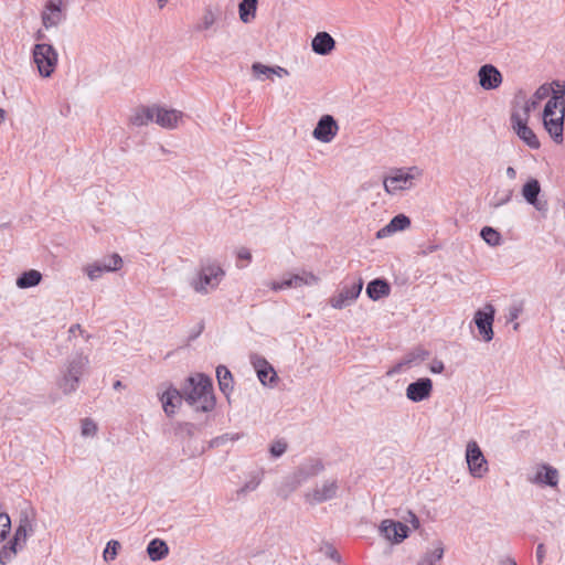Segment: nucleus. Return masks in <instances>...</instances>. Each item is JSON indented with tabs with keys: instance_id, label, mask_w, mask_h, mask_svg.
Returning a JSON list of instances; mask_svg holds the SVG:
<instances>
[{
	"instance_id": "obj_43",
	"label": "nucleus",
	"mask_w": 565,
	"mask_h": 565,
	"mask_svg": "<svg viewBox=\"0 0 565 565\" xmlns=\"http://www.w3.org/2000/svg\"><path fill=\"white\" fill-rule=\"evenodd\" d=\"M269 286H270V289L274 291H279V290L288 289V288H295L290 275L285 276L279 281H271Z\"/></svg>"
},
{
	"instance_id": "obj_41",
	"label": "nucleus",
	"mask_w": 565,
	"mask_h": 565,
	"mask_svg": "<svg viewBox=\"0 0 565 565\" xmlns=\"http://www.w3.org/2000/svg\"><path fill=\"white\" fill-rule=\"evenodd\" d=\"M11 530V520L7 513H0V542L4 541Z\"/></svg>"
},
{
	"instance_id": "obj_2",
	"label": "nucleus",
	"mask_w": 565,
	"mask_h": 565,
	"mask_svg": "<svg viewBox=\"0 0 565 565\" xmlns=\"http://www.w3.org/2000/svg\"><path fill=\"white\" fill-rule=\"evenodd\" d=\"M87 365L88 358L82 352H76L67 358L64 367L61 370L62 375L57 380V386L65 395L77 390L81 376Z\"/></svg>"
},
{
	"instance_id": "obj_8",
	"label": "nucleus",
	"mask_w": 565,
	"mask_h": 565,
	"mask_svg": "<svg viewBox=\"0 0 565 565\" xmlns=\"http://www.w3.org/2000/svg\"><path fill=\"white\" fill-rule=\"evenodd\" d=\"M250 363L253 364L259 382L264 386L274 387L279 377L274 366L262 355L253 353L250 354Z\"/></svg>"
},
{
	"instance_id": "obj_7",
	"label": "nucleus",
	"mask_w": 565,
	"mask_h": 565,
	"mask_svg": "<svg viewBox=\"0 0 565 565\" xmlns=\"http://www.w3.org/2000/svg\"><path fill=\"white\" fill-rule=\"evenodd\" d=\"M494 312L493 306L488 303L483 309H478L475 313L473 322L484 342H490L493 339Z\"/></svg>"
},
{
	"instance_id": "obj_1",
	"label": "nucleus",
	"mask_w": 565,
	"mask_h": 565,
	"mask_svg": "<svg viewBox=\"0 0 565 565\" xmlns=\"http://www.w3.org/2000/svg\"><path fill=\"white\" fill-rule=\"evenodd\" d=\"M184 402L191 406L194 412L210 413L215 408L216 398L213 390L212 379L204 374L198 373L185 380L181 387Z\"/></svg>"
},
{
	"instance_id": "obj_52",
	"label": "nucleus",
	"mask_w": 565,
	"mask_h": 565,
	"mask_svg": "<svg viewBox=\"0 0 565 565\" xmlns=\"http://www.w3.org/2000/svg\"><path fill=\"white\" fill-rule=\"evenodd\" d=\"M537 106H539V100L536 98H530V99L525 100L524 106H523V113H524V118H526V120H529L531 111L534 110Z\"/></svg>"
},
{
	"instance_id": "obj_14",
	"label": "nucleus",
	"mask_w": 565,
	"mask_h": 565,
	"mask_svg": "<svg viewBox=\"0 0 565 565\" xmlns=\"http://www.w3.org/2000/svg\"><path fill=\"white\" fill-rule=\"evenodd\" d=\"M338 130L339 126L334 117L331 115H323L318 120L317 126L312 131V136L315 139L327 143L333 140Z\"/></svg>"
},
{
	"instance_id": "obj_28",
	"label": "nucleus",
	"mask_w": 565,
	"mask_h": 565,
	"mask_svg": "<svg viewBox=\"0 0 565 565\" xmlns=\"http://www.w3.org/2000/svg\"><path fill=\"white\" fill-rule=\"evenodd\" d=\"M147 554L152 562H159L169 554V546L161 539H153L148 543Z\"/></svg>"
},
{
	"instance_id": "obj_64",
	"label": "nucleus",
	"mask_w": 565,
	"mask_h": 565,
	"mask_svg": "<svg viewBox=\"0 0 565 565\" xmlns=\"http://www.w3.org/2000/svg\"><path fill=\"white\" fill-rule=\"evenodd\" d=\"M500 565H518V564L514 559L507 557L500 562Z\"/></svg>"
},
{
	"instance_id": "obj_24",
	"label": "nucleus",
	"mask_w": 565,
	"mask_h": 565,
	"mask_svg": "<svg viewBox=\"0 0 565 565\" xmlns=\"http://www.w3.org/2000/svg\"><path fill=\"white\" fill-rule=\"evenodd\" d=\"M532 482L555 488L558 484V471L551 465L543 463L532 479Z\"/></svg>"
},
{
	"instance_id": "obj_34",
	"label": "nucleus",
	"mask_w": 565,
	"mask_h": 565,
	"mask_svg": "<svg viewBox=\"0 0 565 565\" xmlns=\"http://www.w3.org/2000/svg\"><path fill=\"white\" fill-rule=\"evenodd\" d=\"M429 356V351L418 347L404 355V364L407 366H412L413 364H418L425 361Z\"/></svg>"
},
{
	"instance_id": "obj_37",
	"label": "nucleus",
	"mask_w": 565,
	"mask_h": 565,
	"mask_svg": "<svg viewBox=\"0 0 565 565\" xmlns=\"http://www.w3.org/2000/svg\"><path fill=\"white\" fill-rule=\"evenodd\" d=\"M292 279V284L295 288L301 287L303 285L312 286L318 284L319 278L312 273L303 271L302 274L290 275Z\"/></svg>"
},
{
	"instance_id": "obj_42",
	"label": "nucleus",
	"mask_w": 565,
	"mask_h": 565,
	"mask_svg": "<svg viewBox=\"0 0 565 565\" xmlns=\"http://www.w3.org/2000/svg\"><path fill=\"white\" fill-rule=\"evenodd\" d=\"M239 437H241L239 434H235V435L224 434V435L217 436L209 443V448H217L220 446H223L226 441L237 440V439H239Z\"/></svg>"
},
{
	"instance_id": "obj_59",
	"label": "nucleus",
	"mask_w": 565,
	"mask_h": 565,
	"mask_svg": "<svg viewBox=\"0 0 565 565\" xmlns=\"http://www.w3.org/2000/svg\"><path fill=\"white\" fill-rule=\"evenodd\" d=\"M393 233H394V231L391 230V225L388 223L384 227H382L380 231H377L376 237L377 238H383V237H386V236H388V235H391Z\"/></svg>"
},
{
	"instance_id": "obj_18",
	"label": "nucleus",
	"mask_w": 565,
	"mask_h": 565,
	"mask_svg": "<svg viewBox=\"0 0 565 565\" xmlns=\"http://www.w3.org/2000/svg\"><path fill=\"white\" fill-rule=\"evenodd\" d=\"M339 490L338 481H326L321 487L315 488L306 494V499L311 504H319L337 497Z\"/></svg>"
},
{
	"instance_id": "obj_6",
	"label": "nucleus",
	"mask_w": 565,
	"mask_h": 565,
	"mask_svg": "<svg viewBox=\"0 0 565 565\" xmlns=\"http://www.w3.org/2000/svg\"><path fill=\"white\" fill-rule=\"evenodd\" d=\"M466 461L469 472L475 478H482L489 470L488 461L483 456L479 445L470 440L466 447Z\"/></svg>"
},
{
	"instance_id": "obj_45",
	"label": "nucleus",
	"mask_w": 565,
	"mask_h": 565,
	"mask_svg": "<svg viewBox=\"0 0 565 565\" xmlns=\"http://www.w3.org/2000/svg\"><path fill=\"white\" fill-rule=\"evenodd\" d=\"M81 429L83 436H93L97 431V425L92 418H84Z\"/></svg>"
},
{
	"instance_id": "obj_11",
	"label": "nucleus",
	"mask_w": 565,
	"mask_h": 565,
	"mask_svg": "<svg viewBox=\"0 0 565 565\" xmlns=\"http://www.w3.org/2000/svg\"><path fill=\"white\" fill-rule=\"evenodd\" d=\"M511 124L518 137L531 149H539L541 142L535 132L527 126L526 118H522L518 111L511 114Z\"/></svg>"
},
{
	"instance_id": "obj_16",
	"label": "nucleus",
	"mask_w": 565,
	"mask_h": 565,
	"mask_svg": "<svg viewBox=\"0 0 565 565\" xmlns=\"http://www.w3.org/2000/svg\"><path fill=\"white\" fill-rule=\"evenodd\" d=\"M479 85L486 90L497 89L502 84L501 72L492 64H484L478 71Z\"/></svg>"
},
{
	"instance_id": "obj_33",
	"label": "nucleus",
	"mask_w": 565,
	"mask_h": 565,
	"mask_svg": "<svg viewBox=\"0 0 565 565\" xmlns=\"http://www.w3.org/2000/svg\"><path fill=\"white\" fill-rule=\"evenodd\" d=\"M443 556L444 545L440 541H438L434 551L427 552L420 557L418 565H435V563L440 561Z\"/></svg>"
},
{
	"instance_id": "obj_46",
	"label": "nucleus",
	"mask_w": 565,
	"mask_h": 565,
	"mask_svg": "<svg viewBox=\"0 0 565 565\" xmlns=\"http://www.w3.org/2000/svg\"><path fill=\"white\" fill-rule=\"evenodd\" d=\"M196 429H199V426L190 422H181L177 424V430L184 433L189 438L194 436Z\"/></svg>"
},
{
	"instance_id": "obj_3",
	"label": "nucleus",
	"mask_w": 565,
	"mask_h": 565,
	"mask_svg": "<svg viewBox=\"0 0 565 565\" xmlns=\"http://www.w3.org/2000/svg\"><path fill=\"white\" fill-rule=\"evenodd\" d=\"M224 276L225 271L218 264L207 262L201 264L198 279H194L191 286L196 292L207 294L209 289H215L220 285Z\"/></svg>"
},
{
	"instance_id": "obj_50",
	"label": "nucleus",
	"mask_w": 565,
	"mask_h": 565,
	"mask_svg": "<svg viewBox=\"0 0 565 565\" xmlns=\"http://www.w3.org/2000/svg\"><path fill=\"white\" fill-rule=\"evenodd\" d=\"M18 525L25 527L31 533L34 532L32 520L26 511L20 513Z\"/></svg>"
},
{
	"instance_id": "obj_53",
	"label": "nucleus",
	"mask_w": 565,
	"mask_h": 565,
	"mask_svg": "<svg viewBox=\"0 0 565 565\" xmlns=\"http://www.w3.org/2000/svg\"><path fill=\"white\" fill-rule=\"evenodd\" d=\"M326 555L333 559L334 562H337L338 564L341 563V555L332 545L327 546Z\"/></svg>"
},
{
	"instance_id": "obj_62",
	"label": "nucleus",
	"mask_w": 565,
	"mask_h": 565,
	"mask_svg": "<svg viewBox=\"0 0 565 565\" xmlns=\"http://www.w3.org/2000/svg\"><path fill=\"white\" fill-rule=\"evenodd\" d=\"M271 68H273L271 74H275L278 77H282V76L289 75L288 70H286L285 67L275 65V66H271Z\"/></svg>"
},
{
	"instance_id": "obj_44",
	"label": "nucleus",
	"mask_w": 565,
	"mask_h": 565,
	"mask_svg": "<svg viewBox=\"0 0 565 565\" xmlns=\"http://www.w3.org/2000/svg\"><path fill=\"white\" fill-rule=\"evenodd\" d=\"M513 196V190H508L504 194L500 195L499 192H497L493 196V201L491 202V205L494 207L502 206L511 201Z\"/></svg>"
},
{
	"instance_id": "obj_17",
	"label": "nucleus",
	"mask_w": 565,
	"mask_h": 565,
	"mask_svg": "<svg viewBox=\"0 0 565 565\" xmlns=\"http://www.w3.org/2000/svg\"><path fill=\"white\" fill-rule=\"evenodd\" d=\"M412 180L413 175L411 173L396 169L392 175L383 179L384 190L388 194H395L397 191L408 189Z\"/></svg>"
},
{
	"instance_id": "obj_36",
	"label": "nucleus",
	"mask_w": 565,
	"mask_h": 565,
	"mask_svg": "<svg viewBox=\"0 0 565 565\" xmlns=\"http://www.w3.org/2000/svg\"><path fill=\"white\" fill-rule=\"evenodd\" d=\"M215 22H216V14L212 10V7L207 6L204 9L202 21L194 26V30L199 31V32L210 30Z\"/></svg>"
},
{
	"instance_id": "obj_39",
	"label": "nucleus",
	"mask_w": 565,
	"mask_h": 565,
	"mask_svg": "<svg viewBox=\"0 0 565 565\" xmlns=\"http://www.w3.org/2000/svg\"><path fill=\"white\" fill-rule=\"evenodd\" d=\"M121 545L116 540H110L104 550V559L106 562L114 561L116 556L118 555V552L120 550Z\"/></svg>"
},
{
	"instance_id": "obj_49",
	"label": "nucleus",
	"mask_w": 565,
	"mask_h": 565,
	"mask_svg": "<svg viewBox=\"0 0 565 565\" xmlns=\"http://www.w3.org/2000/svg\"><path fill=\"white\" fill-rule=\"evenodd\" d=\"M32 534L25 527L18 525L12 537L25 545L28 537Z\"/></svg>"
},
{
	"instance_id": "obj_60",
	"label": "nucleus",
	"mask_w": 565,
	"mask_h": 565,
	"mask_svg": "<svg viewBox=\"0 0 565 565\" xmlns=\"http://www.w3.org/2000/svg\"><path fill=\"white\" fill-rule=\"evenodd\" d=\"M204 330V322L201 321L199 324H198V329L192 331L190 334H189V338L188 340L189 341H193L195 340Z\"/></svg>"
},
{
	"instance_id": "obj_61",
	"label": "nucleus",
	"mask_w": 565,
	"mask_h": 565,
	"mask_svg": "<svg viewBox=\"0 0 565 565\" xmlns=\"http://www.w3.org/2000/svg\"><path fill=\"white\" fill-rule=\"evenodd\" d=\"M545 557V546L543 543H540L536 547V559L539 564H542Z\"/></svg>"
},
{
	"instance_id": "obj_31",
	"label": "nucleus",
	"mask_w": 565,
	"mask_h": 565,
	"mask_svg": "<svg viewBox=\"0 0 565 565\" xmlns=\"http://www.w3.org/2000/svg\"><path fill=\"white\" fill-rule=\"evenodd\" d=\"M258 0H241L238 4L239 19L244 23H249L257 11Z\"/></svg>"
},
{
	"instance_id": "obj_55",
	"label": "nucleus",
	"mask_w": 565,
	"mask_h": 565,
	"mask_svg": "<svg viewBox=\"0 0 565 565\" xmlns=\"http://www.w3.org/2000/svg\"><path fill=\"white\" fill-rule=\"evenodd\" d=\"M404 367H408L407 364H404V360L402 359L397 362L392 369L386 372L387 376H392L394 374L401 373Z\"/></svg>"
},
{
	"instance_id": "obj_38",
	"label": "nucleus",
	"mask_w": 565,
	"mask_h": 565,
	"mask_svg": "<svg viewBox=\"0 0 565 565\" xmlns=\"http://www.w3.org/2000/svg\"><path fill=\"white\" fill-rule=\"evenodd\" d=\"M391 230L395 232L404 231L411 226V218L405 214H397L390 221Z\"/></svg>"
},
{
	"instance_id": "obj_20",
	"label": "nucleus",
	"mask_w": 565,
	"mask_h": 565,
	"mask_svg": "<svg viewBox=\"0 0 565 565\" xmlns=\"http://www.w3.org/2000/svg\"><path fill=\"white\" fill-rule=\"evenodd\" d=\"M154 121L162 128L174 129L178 126L182 113L175 109H166L161 106H156Z\"/></svg>"
},
{
	"instance_id": "obj_35",
	"label": "nucleus",
	"mask_w": 565,
	"mask_h": 565,
	"mask_svg": "<svg viewBox=\"0 0 565 565\" xmlns=\"http://www.w3.org/2000/svg\"><path fill=\"white\" fill-rule=\"evenodd\" d=\"M106 273L117 271L122 265V259L119 254L114 253L102 260H97Z\"/></svg>"
},
{
	"instance_id": "obj_4",
	"label": "nucleus",
	"mask_w": 565,
	"mask_h": 565,
	"mask_svg": "<svg viewBox=\"0 0 565 565\" xmlns=\"http://www.w3.org/2000/svg\"><path fill=\"white\" fill-rule=\"evenodd\" d=\"M32 56L42 77H50L55 72L58 55L52 44L36 43L32 49Z\"/></svg>"
},
{
	"instance_id": "obj_57",
	"label": "nucleus",
	"mask_w": 565,
	"mask_h": 565,
	"mask_svg": "<svg viewBox=\"0 0 565 565\" xmlns=\"http://www.w3.org/2000/svg\"><path fill=\"white\" fill-rule=\"evenodd\" d=\"M237 259L250 262L252 254H250L249 249H247L245 247L239 248L237 252Z\"/></svg>"
},
{
	"instance_id": "obj_23",
	"label": "nucleus",
	"mask_w": 565,
	"mask_h": 565,
	"mask_svg": "<svg viewBox=\"0 0 565 565\" xmlns=\"http://www.w3.org/2000/svg\"><path fill=\"white\" fill-rule=\"evenodd\" d=\"M391 290V284L385 278H375L366 285L365 292L371 300L377 301L390 296Z\"/></svg>"
},
{
	"instance_id": "obj_29",
	"label": "nucleus",
	"mask_w": 565,
	"mask_h": 565,
	"mask_svg": "<svg viewBox=\"0 0 565 565\" xmlns=\"http://www.w3.org/2000/svg\"><path fill=\"white\" fill-rule=\"evenodd\" d=\"M24 547V544L11 537L0 550V564L7 565Z\"/></svg>"
},
{
	"instance_id": "obj_19",
	"label": "nucleus",
	"mask_w": 565,
	"mask_h": 565,
	"mask_svg": "<svg viewBox=\"0 0 565 565\" xmlns=\"http://www.w3.org/2000/svg\"><path fill=\"white\" fill-rule=\"evenodd\" d=\"M564 109L559 110L558 117L543 119V126L545 130L548 132L552 140L558 145L564 140Z\"/></svg>"
},
{
	"instance_id": "obj_54",
	"label": "nucleus",
	"mask_w": 565,
	"mask_h": 565,
	"mask_svg": "<svg viewBox=\"0 0 565 565\" xmlns=\"http://www.w3.org/2000/svg\"><path fill=\"white\" fill-rule=\"evenodd\" d=\"M429 370L434 374H440L445 370L444 362L440 360H434L429 366Z\"/></svg>"
},
{
	"instance_id": "obj_51",
	"label": "nucleus",
	"mask_w": 565,
	"mask_h": 565,
	"mask_svg": "<svg viewBox=\"0 0 565 565\" xmlns=\"http://www.w3.org/2000/svg\"><path fill=\"white\" fill-rule=\"evenodd\" d=\"M260 483V479L258 477H253L250 480L244 483V486L238 490V493H247L249 491H254Z\"/></svg>"
},
{
	"instance_id": "obj_48",
	"label": "nucleus",
	"mask_w": 565,
	"mask_h": 565,
	"mask_svg": "<svg viewBox=\"0 0 565 565\" xmlns=\"http://www.w3.org/2000/svg\"><path fill=\"white\" fill-rule=\"evenodd\" d=\"M252 71H253V74L255 76H259V75H267L268 76V75L271 74L273 68L269 65H265V64H263L260 62H255L252 65Z\"/></svg>"
},
{
	"instance_id": "obj_56",
	"label": "nucleus",
	"mask_w": 565,
	"mask_h": 565,
	"mask_svg": "<svg viewBox=\"0 0 565 565\" xmlns=\"http://www.w3.org/2000/svg\"><path fill=\"white\" fill-rule=\"evenodd\" d=\"M548 93H550V88L546 85H541L536 89V92L534 94V98H536L540 102L541 99H544L548 95Z\"/></svg>"
},
{
	"instance_id": "obj_30",
	"label": "nucleus",
	"mask_w": 565,
	"mask_h": 565,
	"mask_svg": "<svg viewBox=\"0 0 565 565\" xmlns=\"http://www.w3.org/2000/svg\"><path fill=\"white\" fill-rule=\"evenodd\" d=\"M42 280V274L35 269L23 271L17 278V286L21 289L32 288L38 286Z\"/></svg>"
},
{
	"instance_id": "obj_58",
	"label": "nucleus",
	"mask_w": 565,
	"mask_h": 565,
	"mask_svg": "<svg viewBox=\"0 0 565 565\" xmlns=\"http://www.w3.org/2000/svg\"><path fill=\"white\" fill-rule=\"evenodd\" d=\"M406 521H408L415 530L420 526L419 518L413 511H408V519H406Z\"/></svg>"
},
{
	"instance_id": "obj_22",
	"label": "nucleus",
	"mask_w": 565,
	"mask_h": 565,
	"mask_svg": "<svg viewBox=\"0 0 565 565\" xmlns=\"http://www.w3.org/2000/svg\"><path fill=\"white\" fill-rule=\"evenodd\" d=\"M335 47L334 39L324 31L318 32L311 41V49L316 54L329 55Z\"/></svg>"
},
{
	"instance_id": "obj_21",
	"label": "nucleus",
	"mask_w": 565,
	"mask_h": 565,
	"mask_svg": "<svg viewBox=\"0 0 565 565\" xmlns=\"http://www.w3.org/2000/svg\"><path fill=\"white\" fill-rule=\"evenodd\" d=\"M63 19L61 2L49 0L42 12V23L46 29L56 26Z\"/></svg>"
},
{
	"instance_id": "obj_25",
	"label": "nucleus",
	"mask_w": 565,
	"mask_h": 565,
	"mask_svg": "<svg viewBox=\"0 0 565 565\" xmlns=\"http://www.w3.org/2000/svg\"><path fill=\"white\" fill-rule=\"evenodd\" d=\"M558 107L565 111V84L563 85V90L554 92L552 97L546 102L543 109L542 119L554 117Z\"/></svg>"
},
{
	"instance_id": "obj_15",
	"label": "nucleus",
	"mask_w": 565,
	"mask_h": 565,
	"mask_svg": "<svg viewBox=\"0 0 565 565\" xmlns=\"http://www.w3.org/2000/svg\"><path fill=\"white\" fill-rule=\"evenodd\" d=\"M541 184L537 179L530 178L522 186L521 193L524 200L539 212L547 211V202L539 199Z\"/></svg>"
},
{
	"instance_id": "obj_47",
	"label": "nucleus",
	"mask_w": 565,
	"mask_h": 565,
	"mask_svg": "<svg viewBox=\"0 0 565 565\" xmlns=\"http://www.w3.org/2000/svg\"><path fill=\"white\" fill-rule=\"evenodd\" d=\"M86 273L90 280H96L106 271L103 269L98 262H95L94 264L86 267Z\"/></svg>"
},
{
	"instance_id": "obj_9",
	"label": "nucleus",
	"mask_w": 565,
	"mask_h": 565,
	"mask_svg": "<svg viewBox=\"0 0 565 565\" xmlns=\"http://www.w3.org/2000/svg\"><path fill=\"white\" fill-rule=\"evenodd\" d=\"M379 531L383 537L394 544L402 543L409 536L411 533V530L406 524L402 523L401 521L390 519L383 520L381 522Z\"/></svg>"
},
{
	"instance_id": "obj_12",
	"label": "nucleus",
	"mask_w": 565,
	"mask_h": 565,
	"mask_svg": "<svg viewBox=\"0 0 565 565\" xmlns=\"http://www.w3.org/2000/svg\"><path fill=\"white\" fill-rule=\"evenodd\" d=\"M434 390V384L429 377H419L411 382L406 387V397L413 403H419L428 399Z\"/></svg>"
},
{
	"instance_id": "obj_63",
	"label": "nucleus",
	"mask_w": 565,
	"mask_h": 565,
	"mask_svg": "<svg viewBox=\"0 0 565 565\" xmlns=\"http://www.w3.org/2000/svg\"><path fill=\"white\" fill-rule=\"evenodd\" d=\"M79 331L82 334L84 333V330L82 329V326L79 323L72 324L68 332L70 334H74L75 332Z\"/></svg>"
},
{
	"instance_id": "obj_13",
	"label": "nucleus",
	"mask_w": 565,
	"mask_h": 565,
	"mask_svg": "<svg viewBox=\"0 0 565 565\" xmlns=\"http://www.w3.org/2000/svg\"><path fill=\"white\" fill-rule=\"evenodd\" d=\"M158 396L168 417H172L184 401L181 388L179 390L172 384H169L162 393H158Z\"/></svg>"
},
{
	"instance_id": "obj_5",
	"label": "nucleus",
	"mask_w": 565,
	"mask_h": 565,
	"mask_svg": "<svg viewBox=\"0 0 565 565\" xmlns=\"http://www.w3.org/2000/svg\"><path fill=\"white\" fill-rule=\"evenodd\" d=\"M324 470V463L319 458H307L296 469V471L288 478V484L291 489H297L308 479L318 476Z\"/></svg>"
},
{
	"instance_id": "obj_40",
	"label": "nucleus",
	"mask_w": 565,
	"mask_h": 565,
	"mask_svg": "<svg viewBox=\"0 0 565 565\" xmlns=\"http://www.w3.org/2000/svg\"><path fill=\"white\" fill-rule=\"evenodd\" d=\"M287 448V443L284 439H278L270 444L269 454L273 458H279L286 452Z\"/></svg>"
},
{
	"instance_id": "obj_26",
	"label": "nucleus",
	"mask_w": 565,
	"mask_h": 565,
	"mask_svg": "<svg viewBox=\"0 0 565 565\" xmlns=\"http://www.w3.org/2000/svg\"><path fill=\"white\" fill-rule=\"evenodd\" d=\"M216 379L218 382L220 391L225 395L226 398H228L234 390V379L232 372L225 365L221 364L216 367Z\"/></svg>"
},
{
	"instance_id": "obj_27",
	"label": "nucleus",
	"mask_w": 565,
	"mask_h": 565,
	"mask_svg": "<svg viewBox=\"0 0 565 565\" xmlns=\"http://www.w3.org/2000/svg\"><path fill=\"white\" fill-rule=\"evenodd\" d=\"M156 106H139L135 109L134 115L130 118V122L134 126L141 127L154 120Z\"/></svg>"
},
{
	"instance_id": "obj_10",
	"label": "nucleus",
	"mask_w": 565,
	"mask_h": 565,
	"mask_svg": "<svg viewBox=\"0 0 565 565\" xmlns=\"http://www.w3.org/2000/svg\"><path fill=\"white\" fill-rule=\"evenodd\" d=\"M363 288V279L358 278L352 285H344L338 295L330 298L331 307L343 309L350 306L361 294Z\"/></svg>"
},
{
	"instance_id": "obj_32",
	"label": "nucleus",
	"mask_w": 565,
	"mask_h": 565,
	"mask_svg": "<svg viewBox=\"0 0 565 565\" xmlns=\"http://www.w3.org/2000/svg\"><path fill=\"white\" fill-rule=\"evenodd\" d=\"M481 238L491 247L499 246L502 243V236L499 231L491 226H484L480 231Z\"/></svg>"
}]
</instances>
